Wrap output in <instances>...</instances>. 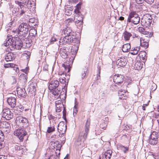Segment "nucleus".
<instances>
[{"label":"nucleus","mask_w":159,"mask_h":159,"mask_svg":"<svg viewBox=\"0 0 159 159\" xmlns=\"http://www.w3.org/2000/svg\"><path fill=\"white\" fill-rule=\"evenodd\" d=\"M4 45L9 47L7 50H13L15 49L20 50L22 47V43L19 38H12L11 36H7L5 41L4 43Z\"/></svg>","instance_id":"1"},{"label":"nucleus","mask_w":159,"mask_h":159,"mask_svg":"<svg viewBox=\"0 0 159 159\" xmlns=\"http://www.w3.org/2000/svg\"><path fill=\"white\" fill-rule=\"evenodd\" d=\"M28 25L26 23H22L19 26L18 30L15 31L17 34V36L21 38H25L28 35L29 31Z\"/></svg>","instance_id":"2"},{"label":"nucleus","mask_w":159,"mask_h":159,"mask_svg":"<svg viewBox=\"0 0 159 159\" xmlns=\"http://www.w3.org/2000/svg\"><path fill=\"white\" fill-rule=\"evenodd\" d=\"M90 120L88 118L86 121L84 126V131L81 132L78 138V140L83 142L86 139L89 133L90 125Z\"/></svg>","instance_id":"3"},{"label":"nucleus","mask_w":159,"mask_h":159,"mask_svg":"<svg viewBox=\"0 0 159 159\" xmlns=\"http://www.w3.org/2000/svg\"><path fill=\"white\" fill-rule=\"evenodd\" d=\"M16 122L18 126L22 128H27L29 125L27 119L21 116H19L16 117Z\"/></svg>","instance_id":"4"},{"label":"nucleus","mask_w":159,"mask_h":159,"mask_svg":"<svg viewBox=\"0 0 159 159\" xmlns=\"http://www.w3.org/2000/svg\"><path fill=\"white\" fill-rule=\"evenodd\" d=\"M140 20V18L136 12L132 11L129 13L127 22H131L134 25H136L139 23Z\"/></svg>","instance_id":"5"},{"label":"nucleus","mask_w":159,"mask_h":159,"mask_svg":"<svg viewBox=\"0 0 159 159\" xmlns=\"http://www.w3.org/2000/svg\"><path fill=\"white\" fill-rule=\"evenodd\" d=\"M152 21V16L147 14L144 15L141 19V24L143 26L147 27L150 25Z\"/></svg>","instance_id":"6"},{"label":"nucleus","mask_w":159,"mask_h":159,"mask_svg":"<svg viewBox=\"0 0 159 159\" xmlns=\"http://www.w3.org/2000/svg\"><path fill=\"white\" fill-rule=\"evenodd\" d=\"M158 133L153 131L151 134L149 139V143L152 145H156L158 143Z\"/></svg>","instance_id":"7"},{"label":"nucleus","mask_w":159,"mask_h":159,"mask_svg":"<svg viewBox=\"0 0 159 159\" xmlns=\"http://www.w3.org/2000/svg\"><path fill=\"white\" fill-rule=\"evenodd\" d=\"M14 134L17 137L20 141L22 142L23 140L24 137L26 134V132L24 129H19L14 131Z\"/></svg>","instance_id":"8"},{"label":"nucleus","mask_w":159,"mask_h":159,"mask_svg":"<svg viewBox=\"0 0 159 159\" xmlns=\"http://www.w3.org/2000/svg\"><path fill=\"white\" fill-rule=\"evenodd\" d=\"M74 59V58L72 57V58H70V61L67 60L65 63L62 65V66L64 68L66 73H68L70 71Z\"/></svg>","instance_id":"9"},{"label":"nucleus","mask_w":159,"mask_h":159,"mask_svg":"<svg viewBox=\"0 0 159 159\" xmlns=\"http://www.w3.org/2000/svg\"><path fill=\"white\" fill-rule=\"evenodd\" d=\"M51 145L52 146V148L56 149L57 151L56 152V154L58 153L59 155L60 154V151L61 147V145L60 142L58 141H52L51 142Z\"/></svg>","instance_id":"10"},{"label":"nucleus","mask_w":159,"mask_h":159,"mask_svg":"<svg viewBox=\"0 0 159 159\" xmlns=\"http://www.w3.org/2000/svg\"><path fill=\"white\" fill-rule=\"evenodd\" d=\"M62 33L66 36L69 37L70 36V38H71L72 39L75 38V33L72 32V30L68 27L63 30Z\"/></svg>","instance_id":"11"},{"label":"nucleus","mask_w":159,"mask_h":159,"mask_svg":"<svg viewBox=\"0 0 159 159\" xmlns=\"http://www.w3.org/2000/svg\"><path fill=\"white\" fill-rule=\"evenodd\" d=\"M124 76L119 74L115 75L113 77L114 82L118 85H120L124 81Z\"/></svg>","instance_id":"12"},{"label":"nucleus","mask_w":159,"mask_h":159,"mask_svg":"<svg viewBox=\"0 0 159 159\" xmlns=\"http://www.w3.org/2000/svg\"><path fill=\"white\" fill-rule=\"evenodd\" d=\"M16 96L14 95L12 96H11L7 99L8 103L12 108L14 107L16 105Z\"/></svg>","instance_id":"13"},{"label":"nucleus","mask_w":159,"mask_h":159,"mask_svg":"<svg viewBox=\"0 0 159 159\" xmlns=\"http://www.w3.org/2000/svg\"><path fill=\"white\" fill-rule=\"evenodd\" d=\"M2 116L7 120H9L13 117V115L9 109H4L3 110Z\"/></svg>","instance_id":"14"},{"label":"nucleus","mask_w":159,"mask_h":159,"mask_svg":"<svg viewBox=\"0 0 159 159\" xmlns=\"http://www.w3.org/2000/svg\"><path fill=\"white\" fill-rule=\"evenodd\" d=\"M71 42H74V40L71 38H70V36L67 37L65 36L63 38H61L59 41V45L65 44L66 43Z\"/></svg>","instance_id":"15"},{"label":"nucleus","mask_w":159,"mask_h":159,"mask_svg":"<svg viewBox=\"0 0 159 159\" xmlns=\"http://www.w3.org/2000/svg\"><path fill=\"white\" fill-rule=\"evenodd\" d=\"M59 85V81L57 80H54L51 81L48 86V88L50 90H53L55 88H57Z\"/></svg>","instance_id":"16"},{"label":"nucleus","mask_w":159,"mask_h":159,"mask_svg":"<svg viewBox=\"0 0 159 159\" xmlns=\"http://www.w3.org/2000/svg\"><path fill=\"white\" fill-rule=\"evenodd\" d=\"M8 50V52L6 53L5 56V59L7 61H12L15 59L16 54V53H14L13 52H10Z\"/></svg>","instance_id":"17"},{"label":"nucleus","mask_w":159,"mask_h":159,"mask_svg":"<svg viewBox=\"0 0 159 159\" xmlns=\"http://www.w3.org/2000/svg\"><path fill=\"white\" fill-rule=\"evenodd\" d=\"M37 86V83L35 82H30L29 87V91L32 95H35V93L36 92V87Z\"/></svg>","instance_id":"18"},{"label":"nucleus","mask_w":159,"mask_h":159,"mask_svg":"<svg viewBox=\"0 0 159 159\" xmlns=\"http://www.w3.org/2000/svg\"><path fill=\"white\" fill-rule=\"evenodd\" d=\"M57 129L59 133L64 134L66 130V125H65L63 122H60L58 125Z\"/></svg>","instance_id":"19"},{"label":"nucleus","mask_w":159,"mask_h":159,"mask_svg":"<svg viewBox=\"0 0 159 159\" xmlns=\"http://www.w3.org/2000/svg\"><path fill=\"white\" fill-rule=\"evenodd\" d=\"M126 63V60L124 57H121L118 59L116 62V64L118 66L122 67L125 66Z\"/></svg>","instance_id":"20"},{"label":"nucleus","mask_w":159,"mask_h":159,"mask_svg":"<svg viewBox=\"0 0 159 159\" xmlns=\"http://www.w3.org/2000/svg\"><path fill=\"white\" fill-rule=\"evenodd\" d=\"M17 95L22 97H25L27 95V93L24 89H21L20 88L17 89Z\"/></svg>","instance_id":"21"},{"label":"nucleus","mask_w":159,"mask_h":159,"mask_svg":"<svg viewBox=\"0 0 159 159\" xmlns=\"http://www.w3.org/2000/svg\"><path fill=\"white\" fill-rule=\"evenodd\" d=\"M38 25V20L37 19L32 18L30 19L28 24V25L34 28Z\"/></svg>","instance_id":"22"},{"label":"nucleus","mask_w":159,"mask_h":159,"mask_svg":"<svg viewBox=\"0 0 159 159\" xmlns=\"http://www.w3.org/2000/svg\"><path fill=\"white\" fill-rule=\"evenodd\" d=\"M60 53L61 57L64 59L67 58L68 56V51L65 47H63L60 49Z\"/></svg>","instance_id":"23"},{"label":"nucleus","mask_w":159,"mask_h":159,"mask_svg":"<svg viewBox=\"0 0 159 159\" xmlns=\"http://www.w3.org/2000/svg\"><path fill=\"white\" fill-rule=\"evenodd\" d=\"M15 150L20 151V152L23 154V153L26 152L27 149L24 146L16 145L15 146Z\"/></svg>","instance_id":"24"},{"label":"nucleus","mask_w":159,"mask_h":159,"mask_svg":"<svg viewBox=\"0 0 159 159\" xmlns=\"http://www.w3.org/2000/svg\"><path fill=\"white\" fill-rule=\"evenodd\" d=\"M112 151L108 150L105 152L102 156V159H110L112 153Z\"/></svg>","instance_id":"25"},{"label":"nucleus","mask_w":159,"mask_h":159,"mask_svg":"<svg viewBox=\"0 0 159 159\" xmlns=\"http://www.w3.org/2000/svg\"><path fill=\"white\" fill-rule=\"evenodd\" d=\"M123 36L124 37V39L126 41H128L129 40L130 38L132 36L131 33L125 31L123 33Z\"/></svg>","instance_id":"26"},{"label":"nucleus","mask_w":159,"mask_h":159,"mask_svg":"<svg viewBox=\"0 0 159 159\" xmlns=\"http://www.w3.org/2000/svg\"><path fill=\"white\" fill-rule=\"evenodd\" d=\"M75 15L74 16V20H78L80 21V24L81 23V21L83 20V15L81 14V13H75Z\"/></svg>","instance_id":"27"},{"label":"nucleus","mask_w":159,"mask_h":159,"mask_svg":"<svg viewBox=\"0 0 159 159\" xmlns=\"http://www.w3.org/2000/svg\"><path fill=\"white\" fill-rule=\"evenodd\" d=\"M140 47L139 46L132 48L131 50V52L129 53L133 55H135L137 54L138 52L140 50Z\"/></svg>","instance_id":"28"},{"label":"nucleus","mask_w":159,"mask_h":159,"mask_svg":"<svg viewBox=\"0 0 159 159\" xmlns=\"http://www.w3.org/2000/svg\"><path fill=\"white\" fill-rule=\"evenodd\" d=\"M131 48L129 43H126L122 47V51L124 52H127L130 50Z\"/></svg>","instance_id":"29"},{"label":"nucleus","mask_w":159,"mask_h":159,"mask_svg":"<svg viewBox=\"0 0 159 159\" xmlns=\"http://www.w3.org/2000/svg\"><path fill=\"white\" fill-rule=\"evenodd\" d=\"M10 124L6 122H1L0 123V128L9 129Z\"/></svg>","instance_id":"30"},{"label":"nucleus","mask_w":159,"mask_h":159,"mask_svg":"<svg viewBox=\"0 0 159 159\" xmlns=\"http://www.w3.org/2000/svg\"><path fill=\"white\" fill-rule=\"evenodd\" d=\"M118 149H120L123 151L124 153H126L128 151V148L125 147L121 144H119L117 147Z\"/></svg>","instance_id":"31"},{"label":"nucleus","mask_w":159,"mask_h":159,"mask_svg":"<svg viewBox=\"0 0 159 159\" xmlns=\"http://www.w3.org/2000/svg\"><path fill=\"white\" fill-rule=\"evenodd\" d=\"M146 53L145 51H141L138 54V56L140 58H142L143 60L146 59L147 56Z\"/></svg>","instance_id":"32"},{"label":"nucleus","mask_w":159,"mask_h":159,"mask_svg":"<svg viewBox=\"0 0 159 159\" xmlns=\"http://www.w3.org/2000/svg\"><path fill=\"white\" fill-rule=\"evenodd\" d=\"M140 41V45L141 46L144 47L145 48H147L148 47V43L144 41V39H141Z\"/></svg>","instance_id":"33"},{"label":"nucleus","mask_w":159,"mask_h":159,"mask_svg":"<svg viewBox=\"0 0 159 159\" xmlns=\"http://www.w3.org/2000/svg\"><path fill=\"white\" fill-rule=\"evenodd\" d=\"M23 3L26 5L28 8L32 7V5L34 4V1H30L29 0H27L26 1H23Z\"/></svg>","instance_id":"34"},{"label":"nucleus","mask_w":159,"mask_h":159,"mask_svg":"<svg viewBox=\"0 0 159 159\" xmlns=\"http://www.w3.org/2000/svg\"><path fill=\"white\" fill-rule=\"evenodd\" d=\"M50 91L52 92L53 95L57 96L59 95L60 93V91L58 89V88L54 89L53 90H51Z\"/></svg>","instance_id":"35"},{"label":"nucleus","mask_w":159,"mask_h":159,"mask_svg":"<svg viewBox=\"0 0 159 159\" xmlns=\"http://www.w3.org/2000/svg\"><path fill=\"white\" fill-rule=\"evenodd\" d=\"M26 8L25 7H22V8L20 9L18 17H20L25 14L26 12Z\"/></svg>","instance_id":"36"},{"label":"nucleus","mask_w":159,"mask_h":159,"mask_svg":"<svg viewBox=\"0 0 159 159\" xmlns=\"http://www.w3.org/2000/svg\"><path fill=\"white\" fill-rule=\"evenodd\" d=\"M37 34V31L35 29H31L29 31V35L30 37H34Z\"/></svg>","instance_id":"37"},{"label":"nucleus","mask_w":159,"mask_h":159,"mask_svg":"<svg viewBox=\"0 0 159 159\" xmlns=\"http://www.w3.org/2000/svg\"><path fill=\"white\" fill-rule=\"evenodd\" d=\"M119 96H121L120 98L123 99H125V98H123V97H126V93L125 91V90H120L119 91Z\"/></svg>","instance_id":"38"},{"label":"nucleus","mask_w":159,"mask_h":159,"mask_svg":"<svg viewBox=\"0 0 159 159\" xmlns=\"http://www.w3.org/2000/svg\"><path fill=\"white\" fill-rule=\"evenodd\" d=\"M87 69L86 67H85L83 69V70L81 73V78L82 79L86 77L87 76Z\"/></svg>","instance_id":"39"},{"label":"nucleus","mask_w":159,"mask_h":159,"mask_svg":"<svg viewBox=\"0 0 159 159\" xmlns=\"http://www.w3.org/2000/svg\"><path fill=\"white\" fill-rule=\"evenodd\" d=\"M138 30L140 32L144 34H147L148 33V32L146 31L144 28L142 27H139L138 28Z\"/></svg>","instance_id":"40"},{"label":"nucleus","mask_w":159,"mask_h":159,"mask_svg":"<svg viewBox=\"0 0 159 159\" xmlns=\"http://www.w3.org/2000/svg\"><path fill=\"white\" fill-rule=\"evenodd\" d=\"M81 4V3L79 2L78 4L75 7V9L74 11L75 13H81L79 11V10L80 8V5Z\"/></svg>","instance_id":"41"},{"label":"nucleus","mask_w":159,"mask_h":159,"mask_svg":"<svg viewBox=\"0 0 159 159\" xmlns=\"http://www.w3.org/2000/svg\"><path fill=\"white\" fill-rule=\"evenodd\" d=\"M64 75L66 76V75L64 74L63 73L61 74V76L62 77L59 78V81L62 84H63L66 82V78L64 76Z\"/></svg>","instance_id":"42"},{"label":"nucleus","mask_w":159,"mask_h":159,"mask_svg":"<svg viewBox=\"0 0 159 159\" xmlns=\"http://www.w3.org/2000/svg\"><path fill=\"white\" fill-rule=\"evenodd\" d=\"M58 39V36L54 35L51 39L50 44H52L54 42L57 41Z\"/></svg>","instance_id":"43"},{"label":"nucleus","mask_w":159,"mask_h":159,"mask_svg":"<svg viewBox=\"0 0 159 159\" xmlns=\"http://www.w3.org/2000/svg\"><path fill=\"white\" fill-rule=\"evenodd\" d=\"M16 66L13 63H7L5 64L4 65V67L5 68H7L8 67H15V66Z\"/></svg>","instance_id":"44"},{"label":"nucleus","mask_w":159,"mask_h":159,"mask_svg":"<svg viewBox=\"0 0 159 159\" xmlns=\"http://www.w3.org/2000/svg\"><path fill=\"white\" fill-rule=\"evenodd\" d=\"M20 8H14L12 11V13L13 14H15V15L16 16H18L19 13Z\"/></svg>","instance_id":"45"},{"label":"nucleus","mask_w":159,"mask_h":159,"mask_svg":"<svg viewBox=\"0 0 159 159\" xmlns=\"http://www.w3.org/2000/svg\"><path fill=\"white\" fill-rule=\"evenodd\" d=\"M80 21H78V20H74V22H75V25L77 26L81 27L83 25V20L81 21V23L80 24Z\"/></svg>","instance_id":"46"},{"label":"nucleus","mask_w":159,"mask_h":159,"mask_svg":"<svg viewBox=\"0 0 159 159\" xmlns=\"http://www.w3.org/2000/svg\"><path fill=\"white\" fill-rule=\"evenodd\" d=\"M78 103L77 102V101L76 100H75V105L74 107V111L73 113H75L76 114L78 110H77V105H78Z\"/></svg>","instance_id":"47"},{"label":"nucleus","mask_w":159,"mask_h":159,"mask_svg":"<svg viewBox=\"0 0 159 159\" xmlns=\"http://www.w3.org/2000/svg\"><path fill=\"white\" fill-rule=\"evenodd\" d=\"M55 129L54 125L50 127H48L47 131L48 133H50L54 131L55 130Z\"/></svg>","instance_id":"48"},{"label":"nucleus","mask_w":159,"mask_h":159,"mask_svg":"<svg viewBox=\"0 0 159 159\" xmlns=\"http://www.w3.org/2000/svg\"><path fill=\"white\" fill-rule=\"evenodd\" d=\"M56 106L57 105L61 106V107H63L64 105L61 100H57L55 102Z\"/></svg>","instance_id":"49"},{"label":"nucleus","mask_w":159,"mask_h":159,"mask_svg":"<svg viewBox=\"0 0 159 159\" xmlns=\"http://www.w3.org/2000/svg\"><path fill=\"white\" fill-rule=\"evenodd\" d=\"M4 139V136L2 130H0V141H3Z\"/></svg>","instance_id":"50"},{"label":"nucleus","mask_w":159,"mask_h":159,"mask_svg":"<svg viewBox=\"0 0 159 159\" xmlns=\"http://www.w3.org/2000/svg\"><path fill=\"white\" fill-rule=\"evenodd\" d=\"M48 119L50 120V122H51V120H53L54 121H55L57 119V118L55 116H52V115H50L48 117Z\"/></svg>","instance_id":"51"},{"label":"nucleus","mask_w":159,"mask_h":159,"mask_svg":"<svg viewBox=\"0 0 159 159\" xmlns=\"http://www.w3.org/2000/svg\"><path fill=\"white\" fill-rule=\"evenodd\" d=\"M135 66L137 69H141L142 67V65L141 63L139 62H136L135 63Z\"/></svg>","instance_id":"52"},{"label":"nucleus","mask_w":159,"mask_h":159,"mask_svg":"<svg viewBox=\"0 0 159 159\" xmlns=\"http://www.w3.org/2000/svg\"><path fill=\"white\" fill-rule=\"evenodd\" d=\"M61 107V106L57 105L56 106V112H59L62 109V107Z\"/></svg>","instance_id":"53"},{"label":"nucleus","mask_w":159,"mask_h":159,"mask_svg":"<svg viewBox=\"0 0 159 159\" xmlns=\"http://www.w3.org/2000/svg\"><path fill=\"white\" fill-rule=\"evenodd\" d=\"M65 12V14L67 16H70L72 13L71 11V10H69L68 9H66Z\"/></svg>","instance_id":"54"},{"label":"nucleus","mask_w":159,"mask_h":159,"mask_svg":"<svg viewBox=\"0 0 159 159\" xmlns=\"http://www.w3.org/2000/svg\"><path fill=\"white\" fill-rule=\"evenodd\" d=\"M60 134V133H59V132L57 133L56 134H54L53 135H52V136L51 138H53L54 139H57V138H59V137L60 136H59Z\"/></svg>","instance_id":"55"},{"label":"nucleus","mask_w":159,"mask_h":159,"mask_svg":"<svg viewBox=\"0 0 159 159\" xmlns=\"http://www.w3.org/2000/svg\"><path fill=\"white\" fill-rule=\"evenodd\" d=\"M16 3L20 7V9L22 8V7H25V6L22 4V3H23V2H21L19 1H16Z\"/></svg>","instance_id":"56"},{"label":"nucleus","mask_w":159,"mask_h":159,"mask_svg":"<svg viewBox=\"0 0 159 159\" xmlns=\"http://www.w3.org/2000/svg\"><path fill=\"white\" fill-rule=\"evenodd\" d=\"M63 107V118L65 119V120H66V108L64 107Z\"/></svg>","instance_id":"57"},{"label":"nucleus","mask_w":159,"mask_h":159,"mask_svg":"<svg viewBox=\"0 0 159 159\" xmlns=\"http://www.w3.org/2000/svg\"><path fill=\"white\" fill-rule=\"evenodd\" d=\"M145 0H135L136 2L138 4L143 3Z\"/></svg>","instance_id":"58"},{"label":"nucleus","mask_w":159,"mask_h":159,"mask_svg":"<svg viewBox=\"0 0 159 159\" xmlns=\"http://www.w3.org/2000/svg\"><path fill=\"white\" fill-rule=\"evenodd\" d=\"M145 2L149 4H152L154 2V0H145Z\"/></svg>","instance_id":"59"},{"label":"nucleus","mask_w":159,"mask_h":159,"mask_svg":"<svg viewBox=\"0 0 159 159\" xmlns=\"http://www.w3.org/2000/svg\"><path fill=\"white\" fill-rule=\"evenodd\" d=\"M14 68L13 69L14 70H15L16 72L17 73H18L19 72V70L18 67L15 66V67H13Z\"/></svg>","instance_id":"60"},{"label":"nucleus","mask_w":159,"mask_h":159,"mask_svg":"<svg viewBox=\"0 0 159 159\" xmlns=\"http://www.w3.org/2000/svg\"><path fill=\"white\" fill-rule=\"evenodd\" d=\"M3 141H0V149L2 148L3 147Z\"/></svg>","instance_id":"61"},{"label":"nucleus","mask_w":159,"mask_h":159,"mask_svg":"<svg viewBox=\"0 0 159 159\" xmlns=\"http://www.w3.org/2000/svg\"><path fill=\"white\" fill-rule=\"evenodd\" d=\"M147 106V104H144L142 106V109L143 110L145 111L146 110L145 107H146Z\"/></svg>","instance_id":"62"},{"label":"nucleus","mask_w":159,"mask_h":159,"mask_svg":"<svg viewBox=\"0 0 159 159\" xmlns=\"http://www.w3.org/2000/svg\"><path fill=\"white\" fill-rule=\"evenodd\" d=\"M43 70H45V71L48 70V66L47 65L43 67Z\"/></svg>","instance_id":"63"},{"label":"nucleus","mask_w":159,"mask_h":159,"mask_svg":"<svg viewBox=\"0 0 159 159\" xmlns=\"http://www.w3.org/2000/svg\"><path fill=\"white\" fill-rule=\"evenodd\" d=\"M6 156L3 155H0V159H6Z\"/></svg>","instance_id":"64"}]
</instances>
